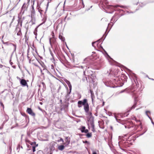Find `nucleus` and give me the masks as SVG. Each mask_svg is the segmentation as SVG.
Wrapping results in <instances>:
<instances>
[{
  "instance_id": "f257e3e1",
  "label": "nucleus",
  "mask_w": 154,
  "mask_h": 154,
  "mask_svg": "<svg viewBox=\"0 0 154 154\" xmlns=\"http://www.w3.org/2000/svg\"><path fill=\"white\" fill-rule=\"evenodd\" d=\"M82 105L84 106V109L86 113V115L89 119L88 120V128H90V127H91V130L93 132L95 131L94 128V118L92 116V113L89 111V106L87 103V100L86 99H84L83 101H79L78 102V106L80 108L82 107Z\"/></svg>"
},
{
  "instance_id": "f03ea898",
  "label": "nucleus",
  "mask_w": 154,
  "mask_h": 154,
  "mask_svg": "<svg viewBox=\"0 0 154 154\" xmlns=\"http://www.w3.org/2000/svg\"><path fill=\"white\" fill-rule=\"evenodd\" d=\"M130 78L132 83L131 86L121 91L120 93H125L131 94H135L134 92L135 90L138 87V83L134 74V75L133 77H132Z\"/></svg>"
},
{
  "instance_id": "7ed1b4c3",
  "label": "nucleus",
  "mask_w": 154,
  "mask_h": 154,
  "mask_svg": "<svg viewBox=\"0 0 154 154\" xmlns=\"http://www.w3.org/2000/svg\"><path fill=\"white\" fill-rule=\"evenodd\" d=\"M119 146L120 148L122 149L121 147L122 146L126 148L127 146H129L128 143V142H122L121 141H119Z\"/></svg>"
},
{
  "instance_id": "20e7f679",
  "label": "nucleus",
  "mask_w": 154,
  "mask_h": 154,
  "mask_svg": "<svg viewBox=\"0 0 154 154\" xmlns=\"http://www.w3.org/2000/svg\"><path fill=\"white\" fill-rule=\"evenodd\" d=\"M20 82L21 85L23 86H27L28 87V84L26 82V80L24 79H20Z\"/></svg>"
},
{
  "instance_id": "39448f33",
  "label": "nucleus",
  "mask_w": 154,
  "mask_h": 154,
  "mask_svg": "<svg viewBox=\"0 0 154 154\" xmlns=\"http://www.w3.org/2000/svg\"><path fill=\"white\" fill-rule=\"evenodd\" d=\"M26 112L28 114L32 116H35V113L33 112L31 108H28L26 110Z\"/></svg>"
},
{
  "instance_id": "423d86ee",
  "label": "nucleus",
  "mask_w": 154,
  "mask_h": 154,
  "mask_svg": "<svg viewBox=\"0 0 154 154\" xmlns=\"http://www.w3.org/2000/svg\"><path fill=\"white\" fill-rule=\"evenodd\" d=\"M138 100V98L137 97H135L134 98L135 103L134 104L131 108L128 111V112H130L131 110L134 109L136 107L137 103V101Z\"/></svg>"
},
{
  "instance_id": "0eeeda50",
  "label": "nucleus",
  "mask_w": 154,
  "mask_h": 154,
  "mask_svg": "<svg viewBox=\"0 0 154 154\" xmlns=\"http://www.w3.org/2000/svg\"><path fill=\"white\" fill-rule=\"evenodd\" d=\"M40 89H42L43 90H44L46 88V86L45 84L43 82H42L39 85Z\"/></svg>"
},
{
  "instance_id": "6e6552de",
  "label": "nucleus",
  "mask_w": 154,
  "mask_h": 154,
  "mask_svg": "<svg viewBox=\"0 0 154 154\" xmlns=\"http://www.w3.org/2000/svg\"><path fill=\"white\" fill-rule=\"evenodd\" d=\"M16 45L10 43V48L13 51V52L16 51Z\"/></svg>"
},
{
  "instance_id": "1a4fd4ad",
  "label": "nucleus",
  "mask_w": 154,
  "mask_h": 154,
  "mask_svg": "<svg viewBox=\"0 0 154 154\" xmlns=\"http://www.w3.org/2000/svg\"><path fill=\"white\" fill-rule=\"evenodd\" d=\"M66 82L67 84V85L69 87V91L68 93V94H69L70 93V92H71V90H72V85L70 83V82L68 80H66Z\"/></svg>"
},
{
  "instance_id": "9d476101",
  "label": "nucleus",
  "mask_w": 154,
  "mask_h": 154,
  "mask_svg": "<svg viewBox=\"0 0 154 154\" xmlns=\"http://www.w3.org/2000/svg\"><path fill=\"white\" fill-rule=\"evenodd\" d=\"M114 8H117L118 7H119L121 8H127L128 7L127 6H124L123 5H116L114 6H112Z\"/></svg>"
},
{
  "instance_id": "9b49d317",
  "label": "nucleus",
  "mask_w": 154,
  "mask_h": 154,
  "mask_svg": "<svg viewBox=\"0 0 154 154\" xmlns=\"http://www.w3.org/2000/svg\"><path fill=\"white\" fill-rule=\"evenodd\" d=\"M31 17H34L35 15V11L33 6H32V10L31 11Z\"/></svg>"
},
{
  "instance_id": "f8f14e48",
  "label": "nucleus",
  "mask_w": 154,
  "mask_h": 154,
  "mask_svg": "<svg viewBox=\"0 0 154 154\" xmlns=\"http://www.w3.org/2000/svg\"><path fill=\"white\" fill-rule=\"evenodd\" d=\"M104 84H105V85L107 87L114 88V87H113V86L112 87L111 85V82H104Z\"/></svg>"
},
{
  "instance_id": "ddd939ff",
  "label": "nucleus",
  "mask_w": 154,
  "mask_h": 154,
  "mask_svg": "<svg viewBox=\"0 0 154 154\" xmlns=\"http://www.w3.org/2000/svg\"><path fill=\"white\" fill-rule=\"evenodd\" d=\"M4 117L5 119V120H4V122H3L2 125H3L7 121L8 119H9V117L6 114H5L4 115Z\"/></svg>"
},
{
  "instance_id": "4468645a",
  "label": "nucleus",
  "mask_w": 154,
  "mask_h": 154,
  "mask_svg": "<svg viewBox=\"0 0 154 154\" xmlns=\"http://www.w3.org/2000/svg\"><path fill=\"white\" fill-rule=\"evenodd\" d=\"M37 8L38 11L40 13L41 15H42V12L43 11L41 9L40 7L38 5H37Z\"/></svg>"
},
{
  "instance_id": "2eb2a0df",
  "label": "nucleus",
  "mask_w": 154,
  "mask_h": 154,
  "mask_svg": "<svg viewBox=\"0 0 154 154\" xmlns=\"http://www.w3.org/2000/svg\"><path fill=\"white\" fill-rule=\"evenodd\" d=\"M139 5L141 7H143L146 5V4L143 3L139 2L137 4V5Z\"/></svg>"
},
{
  "instance_id": "dca6fc26",
  "label": "nucleus",
  "mask_w": 154,
  "mask_h": 154,
  "mask_svg": "<svg viewBox=\"0 0 154 154\" xmlns=\"http://www.w3.org/2000/svg\"><path fill=\"white\" fill-rule=\"evenodd\" d=\"M64 146L63 145H60L58 147V149L60 150H62L64 149Z\"/></svg>"
},
{
  "instance_id": "f3484780",
  "label": "nucleus",
  "mask_w": 154,
  "mask_h": 154,
  "mask_svg": "<svg viewBox=\"0 0 154 154\" xmlns=\"http://www.w3.org/2000/svg\"><path fill=\"white\" fill-rule=\"evenodd\" d=\"M59 38L60 39H61L62 41L64 42L65 40V38L63 36H62V35H59Z\"/></svg>"
},
{
  "instance_id": "a211bd4d",
  "label": "nucleus",
  "mask_w": 154,
  "mask_h": 154,
  "mask_svg": "<svg viewBox=\"0 0 154 154\" xmlns=\"http://www.w3.org/2000/svg\"><path fill=\"white\" fill-rule=\"evenodd\" d=\"M26 5L25 3H24L23 4L22 7V9H24V10H26V9L27 8H26Z\"/></svg>"
},
{
  "instance_id": "6ab92c4d",
  "label": "nucleus",
  "mask_w": 154,
  "mask_h": 154,
  "mask_svg": "<svg viewBox=\"0 0 154 154\" xmlns=\"http://www.w3.org/2000/svg\"><path fill=\"white\" fill-rule=\"evenodd\" d=\"M49 42L50 43L51 46H52V44L54 43V40L53 39H52L51 38L49 39Z\"/></svg>"
},
{
  "instance_id": "aec40b11",
  "label": "nucleus",
  "mask_w": 154,
  "mask_h": 154,
  "mask_svg": "<svg viewBox=\"0 0 154 154\" xmlns=\"http://www.w3.org/2000/svg\"><path fill=\"white\" fill-rule=\"evenodd\" d=\"M85 129V126H82L81 128V131L82 133H84Z\"/></svg>"
},
{
  "instance_id": "412c9836",
  "label": "nucleus",
  "mask_w": 154,
  "mask_h": 154,
  "mask_svg": "<svg viewBox=\"0 0 154 154\" xmlns=\"http://www.w3.org/2000/svg\"><path fill=\"white\" fill-rule=\"evenodd\" d=\"M86 136L87 137H88V138L90 137H91V136H92L91 133H88L86 134Z\"/></svg>"
},
{
  "instance_id": "4be33fe9",
  "label": "nucleus",
  "mask_w": 154,
  "mask_h": 154,
  "mask_svg": "<svg viewBox=\"0 0 154 154\" xmlns=\"http://www.w3.org/2000/svg\"><path fill=\"white\" fill-rule=\"evenodd\" d=\"M115 16L114 15L113 17H112V18H111V23H113L112 26L113 25L114 23L113 22V21L114 19Z\"/></svg>"
},
{
  "instance_id": "5701e85b",
  "label": "nucleus",
  "mask_w": 154,
  "mask_h": 154,
  "mask_svg": "<svg viewBox=\"0 0 154 154\" xmlns=\"http://www.w3.org/2000/svg\"><path fill=\"white\" fill-rule=\"evenodd\" d=\"M89 94H91V97L93 96L94 95L93 91H92L91 90H90V91L89 92Z\"/></svg>"
},
{
  "instance_id": "b1692460",
  "label": "nucleus",
  "mask_w": 154,
  "mask_h": 154,
  "mask_svg": "<svg viewBox=\"0 0 154 154\" xmlns=\"http://www.w3.org/2000/svg\"><path fill=\"white\" fill-rule=\"evenodd\" d=\"M40 64L44 68L43 70H46L45 69V65L43 63H40Z\"/></svg>"
},
{
  "instance_id": "393cba45",
  "label": "nucleus",
  "mask_w": 154,
  "mask_h": 154,
  "mask_svg": "<svg viewBox=\"0 0 154 154\" xmlns=\"http://www.w3.org/2000/svg\"><path fill=\"white\" fill-rule=\"evenodd\" d=\"M107 54L108 56V57H109V59L110 60H109V62H111V61H113V62H115V61H114L110 57V56Z\"/></svg>"
},
{
  "instance_id": "a878e982",
  "label": "nucleus",
  "mask_w": 154,
  "mask_h": 154,
  "mask_svg": "<svg viewBox=\"0 0 154 154\" xmlns=\"http://www.w3.org/2000/svg\"><path fill=\"white\" fill-rule=\"evenodd\" d=\"M116 9L115 10V11H124L123 10H121V9H117V8H115Z\"/></svg>"
},
{
  "instance_id": "bb28decb",
  "label": "nucleus",
  "mask_w": 154,
  "mask_h": 154,
  "mask_svg": "<svg viewBox=\"0 0 154 154\" xmlns=\"http://www.w3.org/2000/svg\"><path fill=\"white\" fill-rule=\"evenodd\" d=\"M148 113H150V112L149 111H146V115L148 116V117L150 119V118L149 117V116H148Z\"/></svg>"
},
{
  "instance_id": "cd10ccee",
  "label": "nucleus",
  "mask_w": 154,
  "mask_h": 154,
  "mask_svg": "<svg viewBox=\"0 0 154 154\" xmlns=\"http://www.w3.org/2000/svg\"><path fill=\"white\" fill-rule=\"evenodd\" d=\"M107 34L106 35L105 37L104 38H102L101 39H99V40H98L97 41V42H99V41H101V40H103V41L104 40V39H105V37H106V35H107Z\"/></svg>"
},
{
  "instance_id": "c85d7f7f",
  "label": "nucleus",
  "mask_w": 154,
  "mask_h": 154,
  "mask_svg": "<svg viewBox=\"0 0 154 154\" xmlns=\"http://www.w3.org/2000/svg\"><path fill=\"white\" fill-rule=\"evenodd\" d=\"M82 80V81L84 82H85V80H86V81L87 82H88L87 78L86 77H84L83 78Z\"/></svg>"
},
{
  "instance_id": "c756f323",
  "label": "nucleus",
  "mask_w": 154,
  "mask_h": 154,
  "mask_svg": "<svg viewBox=\"0 0 154 154\" xmlns=\"http://www.w3.org/2000/svg\"><path fill=\"white\" fill-rule=\"evenodd\" d=\"M10 65L12 66V67L13 68H14V69L15 68H16L15 66L14 65H13V63L12 62H10Z\"/></svg>"
},
{
  "instance_id": "7c9ffc66",
  "label": "nucleus",
  "mask_w": 154,
  "mask_h": 154,
  "mask_svg": "<svg viewBox=\"0 0 154 154\" xmlns=\"http://www.w3.org/2000/svg\"><path fill=\"white\" fill-rule=\"evenodd\" d=\"M109 72L108 74V75H112V70H111L110 69L109 71H107V73H109Z\"/></svg>"
},
{
  "instance_id": "2f4dec72",
  "label": "nucleus",
  "mask_w": 154,
  "mask_h": 154,
  "mask_svg": "<svg viewBox=\"0 0 154 154\" xmlns=\"http://www.w3.org/2000/svg\"><path fill=\"white\" fill-rule=\"evenodd\" d=\"M33 152H34L35 151V147L34 146H32Z\"/></svg>"
},
{
  "instance_id": "473e14b6",
  "label": "nucleus",
  "mask_w": 154,
  "mask_h": 154,
  "mask_svg": "<svg viewBox=\"0 0 154 154\" xmlns=\"http://www.w3.org/2000/svg\"><path fill=\"white\" fill-rule=\"evenodd\" d=\"M126 12L128 14H130V13H133L135 12H133V11H130L129 12L128 11H126Z\"/></svg>"
},
{
  "instance_id": "72a5a7b5",
  "label": "nucleus",
  "mask_w": 154,
  "mask_h": 154,
  "mask_svg": "<svg viewBox=\"0 0 154 154\" xmlns=\"http://www.w3.org/2000/svg\"><path fill=\"white\" fill-rule=\"evenodd\" d=\"M0 104L1 106H2L3 108L4 107V105L2 102L0 101Z\"/></svg>"
},
{
  "instance_id": "f704fd0d",
  "label": "nucleus",
  "mask_w": 154,
  "mask_h": 154,
  "mask_svg": "<svg viewBox=\"0 0 154 154\" xmlns=\"http://www.w3.org/2000/svg\"><path fill=\"white\" fill-rule=\"evenodd\" d=\"M88 132V129H85L84 131V133H87Z\"/></svg>"
},
{
  "instance_id": "c9c22d12",
  "label": "nucleus",
  "mask_w": 154,
  "mask_h": 154,
  "mask_svg": "<svg viewBox=\"0 0 154 154\" xmlns=\"http://www.w3.org/2000/svg\"><path fill=\"white\" fill-rule=\"evenodd\" d=\"M118 18L117 17L116 19H114L113 22H114V23L118 19Z\"/></svg>"
},
{
  "instance_id": "e433bc0d",
  "label": "nucleus",
  "mask_w": 154,
  "mask_h": 154,
  "mask_svg": "<svg viewBox=\"0 0 154 154\" xmlns=\"http://www.w3.org/2000/svg\"><path fill=\"white\" fill-rule=\"evenodd\" d=\"M34 65L35 66H36L38 67L39 69H40V67L38 65L34 63Z\"/></svg>"
},
{
  "instance_id": "4c0bfd02",
  "label": "nucleus",
  "mask_w": 154,
  "mask_h": 154,
  "mask_svg": "<svg viewBox=\"0 0 154 154\" xmlns=\"http://www.w3.org/2000/svg\"><path fill=\"white\" fill-rule=\"evenodd\" d=\"M96 42H93L92 43V45L93 46V47H94V44L95 43H96Z\"/></svg>"
},
{
  "instance_id": "58836bf2",
  "label": "nucleus",
  "mask_w": 154,
  "mask_h": 154,
  "mask_svg": "<svg viewBox=\"0 0 154 154\" xmlns=\"http://www.w3.org/2000/svg\"><path fill=\"white\" fill-rule=\"evenodd\" d=\"M114 117H115V119H116V121H117V119L116 117V115L115 114H114Z\"/></svg>"
},
{
  "instance_id": "ea45409f",
  "label": "nucleus",
  "mask_w": 154,
  "mask_h": 154,
  "mask_svg": "<svg viewBox=\"0 0 154 154\" xmlns=\"http://www.w3.org/2000/svg\"><path fill=\"white\" fill-rule=\"evenodd\" d=\"M59 141H62L63 142V140L62 138H60V140Z\"/></svg>"
},
{
  "instance_id": "a19ab883",
  "label": "nucleus",
  "mask_w": 154,
  "mask_h": 154,
  "mask_svg": "<svg viewBox=\"0 0 154 154\" xmlns=\"http://www.w3.org/2000/svg\"><path fill=\"white\" fill-rule=\"evenodd\" d=\"M92 154H97L95 152L93 151V152Z\"/></svg>"
},
{
  "instance_id": "79ce46f5",
  "label": "nucleus",
  "mask_w": 154,
  "mask_h": 154,
  "mask_svg": "<svg viewBox=\"0 0 154 154\" xmlns=\"http://www.w3.org/2000/svg\"><path fill=\"white\" fill-rule=\"evenodd\" d=\"M82 4L83 5V8H84V6H85V5H84V4L83 3V0H82Z\"/></svg>"
},
{
  "instance_id": "37998d69",
  "label": "nucleus",
  "mask_w": 154,
  "mask_h": 154,
  "mask_svg": "<svg viewBox=\"0 0 154 154\" xmlns=\"http://www.w3.org/2000/svg\"><path fill=\"white\" fill-rule=\"evenodd\" d=\"M91 97V99H92V102H93V100H94V98L93 97Z\"/></svg>"
},
{
  "instance_id": "c03bdc74",
  "label": "nucleus",
  "mask_w": 154,
  "mask_h": 154,
  "mask_svg": "<svg viewBox=\"0 0 154 154\" xmlns=\"http://www.w3.org/2000/svg\"><path fill=\"white\" fill-rule=\"evenodd\" d=\"M40 70V71H41V73H42V74H43V73H42V69H41L40 68V69H39Z\"/></svg>"
},
{
  "instance_id": "a18cd8bd",
  "label": "nucleus",
  "mask_w": 154,
  "mask_h": 154,
  "mask_svg": "<svg viewBox=\"0 0 154 154\" xmlns=\"http://www.w3.org/2000/svg\"><path fill=\"white\" fill-rule=\"evenodd\" d=\"M121 138H122V137L121 136H119V140H120V139H122Z\"/></svg>"
},
{
  "instance_id": "49530a36",
  "label": "nucleus",
  "mask_w": 154,
  "mask_h": 154,
  "mask_svg": "<svg viewBox=\"0 0 154 154\" xmlns=\"http://www.w3.org/2000/svg\"><path fill=\"white\" fill-rule=\"evenodd\" d=\"M104 105V102H103V105H102V106H103Z\"/></svg>"
},
{
  "instance_id": "de8ad7c7",
  "label": "nucleus",
  "mask_w": 154,
  "mask_h": 154,
  "mask_svg": "<svg viewBox=\"0 0 154 154\" xmlns=\"http://www.w3.org/2000/svg\"><path fill=\"white\" fill-rule=\"evenodd\" d=\"M39 103L41 104V105H42V102H40Z\"/></svg>"
},
{
  "instance_id": "09e8293b",
  "label": "nucleus",
  "mask_w": 154,
  "mask_h": 154,
  "mask_svg": "<svg viewBox=\"0 0 154 154\" xmlns=\"http://www.w3.org/2000/svg\"><path fill=\"white\" fill-rule=\"evenodd\" d=\"M80 67H81V68H82V69H83V66H80Z\"/></svg>"
},
{
  "instance_id": "8fccbe9b",
  "label": "nucleus",
  "mask_w": 154,
  "mask_h": 154,
  "mask_svg": "<svg viewBox=\"0 0 154 154\" xmlns=\"http://www.w3.org/2000/svg\"><path fill=\"white\" fill-rule=\"evenodd\" d=\"M109 115H112V113L111 112H109Z\"/></svg>"
},
{
  "instance_id": "3c124183",
  "label": "nucleus",
  "mask_w": 154,
  "mask_h": 154,
  "mask_svg": "<svg viewBox=\"0 0 154 154\" xmlns=\"http://www.w3.org/2000/svg\"><path fill=\"white\" fill-rule=\"evenodd\" d=\"M54 36V33L53 32V34H52L53 37Z\"/></svg>"
},
{
  "instance_id": "603ef678",
  "label": "nucleus",
  "mask_w": 154,
  "mask_h": 154,
  "mask_svg": "<svg viewBox=\"0 0 154 154\" xmlns=\"http://www.w3.org/2000/svg\"><path fill=\"white\" fill-rule=\"evenodd\" d=\"M85 143H88V142L87 141H85V142H84Z\"/></svg>"
},
{
  "instance_id": "864d4df0",
  "label": "nucleus",
  "mask_w": 154,
  "mask_h": 154,
  "mask_svg": "<svg viewBox=\"0 0 154 154\" xmlns=\"http://www.w3.org/2000/svg\"><path fill=\"white\" fill-rule=\"evenodd\" d=\"M69 141H68L67 140V143H68V144H69Z\"/></svg>"
},
{
  "instance_id": "5fc2aeb1",
  "label": "nucleus",
  "mask_w": 154,
  "mask_h": 154,
  "mask_svg": "<svg viewBox=\"0 0 154 154\" xmlns=\"http://www.w3.org/2000/svg\"><path fill=\"white\" fill-rule=\"evenodd\" d=\"M48 3L47 4V7H48Z\"/></svg>"
},
{
  "instance_id": "6e6d98bb",
  "label": "nucleus",
  "mask_w": 154,
  "mask_h": 154,
  "mask_svg": "<svg viewBox=\"0 0 154 154\" xmlns=\"http://www.w3.org/2000/svg\"><path fill=\"white\" fill-rule=\"evenodd\" d=\"M2 127H0V129H2Z\"/></svg>"
},
{
  "instance_id": "4d7b16f0",
  "label": "nucleus",
  "mask_w": 154,
  "mask_h": 154,
  "mask_svg": "<svg viewBox=\"0 0 154 154\" xmlns=\"http://www.w3.org/2000/svg\"><path fill=\"white\" fill-rule=\"evenodd\" d=\"M85 71H84L83 73H84V74H85Z\"/></svg>"
},
{
  "instance_id": "13d9d810",
  "label": "nucleus",
  "mask_w": 154,
  "mask_h": 154,
  "mask_svg": "<svg viewBox=\"0 0 154 154\" xmlns=\"http://www.w3.org/2000/svg\"><path fill=\"white\" fill-rule=\"evenodd\" d=\"M152 79V80H154V79Z\"/></svg>"
},
{
  "instance_id": "bf43d9fd",
  "label": "nucleus",
  "mask_w": 154,
  "mask_h": 154,
  "mask_svg": "<svg viewBox=\"0 0 154 154\" xmlns=\"http://www.w3.org/2000/svg\"><path fill=\"white\" fill-rule=\"evenodd\" d=\"M139 109H137L136 110H138Z\"/></svg>"
},
{
  "instance_id": "052dcab7",
  "label": "nucleus",
  "mask_w": 154,
  "mask_h": 154,
  "mask_svg": "<svg viewBox=\"0 0 154 154\" xmlns=\"http://www.w3.org/2000/svg\"><path fill=\"white\" fill-rule=\"evenodd\" d=\"M17 35H19L18 33H17Z\"/></svg>"
},
{
  "instance_id": "680f3d73",
  "label": "nucleus",
  "mask_w": 154,
  "mask_h": 154,
  "mask_svg": "<svg viewBox=\"0 0 154 154\" xmlns=\"http://www.w3.org/2000/svg\"><path fill=\"white\" fill-rule=\"evenodd\" d=\"M152 123L154 124V123L153 122H152Z\"/></svg>"
},
{
  "instance_id": "e2e57ef3",
  "label": "nucleus",
  "mask_w": 154,
  "mask_h": 154,
  "mask_svg": "<svg viewBox=\"0 0 154 154\" xmlns=\"http://www.w3.org/2000/svg\"><path fill=\"white\" fill-rule=\"evenodd\" d=\"M111 128L112 129V127H111Z\"/></svg>"
},
{
  "instance_id": "0e129e2a",
  "label": "nucleus",
  "mask_w": 154,
  "mask_h": 154,
  "mask_svg": "<svg viewBox=\"0 0 154 154\" xmlns=\"http://www.w3.org/2000/svg\"><path fill=\"white\" fill-rule=\"evenodd\" d=\"M125 128H126V126H125Z\"/></svg>"
},
{
  "instance_id": "69168bd1",
  "label": "nucleus",
  "mask_w": 154,
  "mask_h": 154,
  "mask_svg": "<svg viewBox=\"0 0 154 154\" xmlns=\"http://www.w3.org/2000/svg\"><path fill=\"white\" fill-rule=\"evenodd\" d=\"M8 148L10 149V146H9Z\"/></svg>"
},
{
  "instance_id": "338daca9",
  "label": "nucleus",
  "mask_w": 154,
  "mask_h": 154,
  "mask_svg": "<svg viewBox=\"0 0 154 154\" xmlns=\"http://www.w3.org/2000/svg\"><path fill=\"white\" fill-rule=\"evenodd\" d=\"M92 7V6H91V8Z\"/></svg>"
},
{
  "instance_id": "774afa93",
  "label": "nucleus",
  "mask_w": 154,
  "mask_h": 154,
  "mask_svg": "<svg viewBox=\"0 0 154 154\" xmlns=\"http://www.w3.org/2000/svg\"><path fill=\"white\" fill-rule=\"evenodd\" d=\"M50 154H52V153H50Z\"/></svg>"
}]
</instances>
